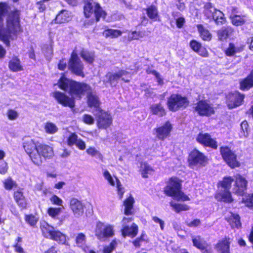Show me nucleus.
<instances>
[{
  "label": "nucleus",
  "instance_id": "f257e3e1",
  "mask_svg": "<svg viewBox=\"0 0 253 253\" xmlns=\"http://www.w3.org/2000/svg\"><path fill=\"white\" fill-rule=\"evenodd\" d=\"M8 11V5L0 3V40L7 46L10 45L9 40H13L16 33L20 31L19 11L10 12L6 19V28L3 27V17Z\"/></svg>",
  "mask_w": 253,
  "mask_h": 253
},
{
  "label": "nucleus",
  "instance_id": "f03ea898",
  "mask_svg": "<svg viewBox=\"0 0 253 253\" xmlns=\"http://www.w3.org/2000/svg\"><path fill=\"white\" fill-rule=\"evenodd\" d=\"M59 87L68 92L73 98H81L83 96L90 90V86L84 83L70 80L62 77L58 81Z\"/></svg>",
  "mask_w": 253,
  "mask_h": 253
},
{
  "label": "nucleus",
  "instance_id": "7ed1b4c3",
  "mask_svg": "<svg viewBox=\"0 0 253 253\" xmlns=\"http://www.w3.org/2000/svg\"><path fill=\"white\" fill-rule=\"evenodd\" d=\"M181 181L177 177H171L164 188L165 193L177 201H188L189 198L181 191Z\"/></svg>",
  "mask_w": 253,
  "mask_h": 253
},
{
  "label": "nucleus",
  "instance_id": "20e7f679",
  "mask_svg": "<svg viewBox=\"0 0 253 253\" xmlns=\"http://www.w3.org/2000/svg\"><path fill=\"white\" fill-rule=\"evenodd\" d=\"M40 228L43 235L51 240H54L59 244H64L66 241V236L58 230H55L53 226L50 225L45 221L40 222Z\"/></svg>",
  "mask_w": 253,
  "mask_h": 253
},
{
  "label": "nucleus",
  "instance_id": "39448f33",
  "mask_svg": "<svg viewBox=\"0 0 253 253\" xmlns=\"http://www.w3.org/2000/svg\"><path fill=\"white\" fill-rule=\"evenodd\" d=\"M203 13L208 19L213 20L217 25H222L226 21L224 13L215 8L211 2L204 5Z\"/></svg>",
  "mask_w": 253,
  "mask_h": 253
},
{
  "label": "nucleus",
  "instance_id": "423d86ee",
  "mask_svg": "<svg viewBox=\"0 0 253 253\" xmlns=\"http://www.w3.org/2000/svg\"><path fill=\"white\" fill-rule=\"evenodd\" d=\"M84 12L86 18H89L94 14L97 21L100 18H105L106 12L103 10L100 4L93 0H86L84 7Z\"/></svg>",
  "mask_w": 253,
  "mask_h": 253
},
{
  "label": "nucleus",
  "instance_id": "0eeeda50",
  "mask_svg": "<svg viewBox=\"0 0 253 253\" xmlns=\"http://www.w3.org/2000/svg\"><path fill=\"white\" fill-rule=\"evenodd\" d=\"M189 104V101L186 97L178 94H172L168 98L167 106L169 109L175 112L181 108H186Z\"/></svg>",
  "mask_w": 253,
  "mask_h": 253
},
{
  "label": "nucleus",
  "instance_id": "6e6552de",
  "mask_svg": "<svg viewBox=\"0 0 253 253\" xmlns=\"http://www.w3.org/2000/svg\"><path fill=\"white\" fill-rule=\"evenodd\" d=\"M37 145L33 139H29L23 143V148L25 152L30 156L32 162L36 165H41L42 163V158L37 153Z\"/></svg>",
  "mask_w": 253,
  "mask_h": 253
},
{
  "label": "nucleus",
  "instance_id": "1a4fd4ad",
  "mask_svg": "<svg viewBox=\"0 0 253 253\" xmlns=\"http://www.w3.org/2000/svg\"><path fill=\"white\" fill-rule=\"evenodd\" d=\"M69 69L77 76L84 77V65L78 57L77 53L73 51L68 63Z\"/></svg>",
  "mask_w": 253,
  "mask_h": 253
},
{
  "label": "nucleus",
  "instance_id": "9d476101",
  "mask_svg": "<svg viewBox=\"0 0 253 253\" xmlns=\"http://www.w3.org/2000/svg\"><path fill=\"white\" fill-rule=\"evenodd\" d=\"M233 179L231 177H225L221 183L223 190L216 195L217 199L219 198L221 200L227 202H231L233 199L230 192V189L231 186Z\"/></svg>",
  "mask_w": 253,
  "mask_h": 253
},
{
  "label": "nucleus",
  "instance_id": "9b49d317",
  "mask_svg": "<svg viewBox=\"0 0 253 253\" xmlns=\"http://www.w3.org/2000/svg\"><path fill=\"white\" fill-rule=\"evenodd\" d=\"M220 152L223 160L230 167L235 168L240 166L236 155L228 147H221Z\"/></svg>",
  "mask_w": 253,
  "mask_h": 253
},
{
  "label": "nucleus",
  "instance_id": "f8f14e48",
  "mask_svg": "<svg viewBox=\"0 0 253 253\" xmlns=\"http://www.w3.org/2000/svg\"><path fill=\"white\" fill-rule=\"evenodd\" d=\"M95 234L99 240H104L105 238L114 235L113 227L111 225L98 222L96 224Z\"/></svg>",
  "mask_w": 253,
  "mask_h": 253
},
{
  "label": "nucleus",
  "instance_id": "ddd939ff",
  "mask_svg": "<svg viewBox=\"0 0 253 253\" xmlns=\"http://www.w3.org/2000/svg\"><path fill=\"white\" fill-rule=\"evenodd\" d=\"M188 162L191 167L196 166H205L208 162V158L204 154L197 149H194L189 155Z\"/></svg>",
  "mask_w": 253,
  "mask_h": 253
},
{
  "label": "nucleus",
  "instance_id": "4468645a",
  "mask_svg": "<svg viewBox=\"0 0 253 253\" xmlns=\"http://www.w3.org/2000/svg\"><path fill=\"white\" fill-rule=\"evenodd\" d=\"M195 111L201 116H210L214 113L212 105L206 100L199 101L195 107Z\"/></svg>",
  "mask_w": 253,
  "mask_h": 253
},
{
  "label": "nucleus",
  "instance_id": "2eb2a0df",
  "mask_svg": "<svg viewBox=\"0 0 253 253\" xmlns=\"http://www.w3.org/2000/svg\"><path fill=\"white\" fill-rule=\"evenodd\" d=\"M53 96L59 104L65 107H69L71 108L75 106L74 99L70 97L63 92L56 91L53 93Z\"/></svg>",
  "mask_w": 253,
  "mask_h": 253
},
{
  "label": "nucleus",
  "instance_id": "dca6fc26",
  "mask_svg": "<svg viewBox=\"0 0 253 253\" xmlns=\"http://www.w3.org/2000/svg\"><path fill=\"white\" fill-rule=\"evenodd\" d=\"M129 75V74L128 72L125 70H121L116 73H108L106 74V78L111 85L116 86L120 78L125 82H128L129 80L126 79L124 77Z\"/></svg>",
  "mask_w": 253,
  "mask_h": 253
},
{
  "label": "nucleus",
  "instance_id": "f3484780",
  "mask_svg": "<svg viewBox=\"0 0 253 253\" xmlns=\"http://www.w3.org/2000/svg\"><path fill=\"white\" fill-rule=\"evenodd\" d=\"M244 98V95L238 92L229 93L227 96L226 104L229 109H232L241 105Z\"/></svg>",
  "mask_w": 253,
  "mask_h": 253
},
{
  "label": "nucleus",
  "instance_id": "a211bd4d",
  "mask_svg": "<svg viewBox=\"0 0 253 253\" xmlns=\"http://www.w3.org/2000/svg\"><path fill=\"white\" fill-rule=\"evenodd\" d=\"M197 141L207 147H209L213 149H217V143L215 140L211 137V136L208 133H200L197 138Z\"/></svg>",
  "mask_w": 253,
  "mask_h": 253
},
{
  "label": "nucleus",
  "instance_id": "6ab92c4d",
  "mask_svg": "<svg viewBox=\"0 0 253 253\" xmlns=\"http://www.w3.org/2000/svg\"><path fill=\"white\" fill-rule=\"evenodd\" d=\"M235 185L233 191L239 195H243L247 187L248 182L246 178L240 174L235 176Z\"/></svg>",
  "mask_w": 253,
  "mask_h": 253
},
{
  "label": "nucleus",
  "instance_id": "aec40b11",
  "mask_svg": "<svg viewBox=\"0 0 253 253\" xmlns=\"http://www.w3.org/2000/svg\"><path fill=\"white\" fill-rule=\"evenodd\" d=\"M37 153L42 158V160L44 159H51L54 156L53 148L49 145L44 144H38Z\"/></svg>",
  "mask_w": 253,
  "mask_h": 253
},
{
  "label": "nucleus",
  "instance_id": "412c9836",
  "mask_svg": "<svg viewBox=\"0 0 253 253\" xmlns=\"http://www.w3.org/2000/svg\"><path fill=\"white\" fill-rule=\"evenodd\" d=\"M70 208L75 217H79L83 215L84 206L77 199L72 198L70 200Z\"/></svg>",
  "mask_w": 253,
  "mask_h": 253
},
{
  "label": "nucleus",
  "instance_id": "4be33fe9",
  "mask_svg": "<svg viewBox=\"0 0 253 253\" xmlns=\"http://www.w3.org/2000/svg\"><path fill=\"white\" fill-rule=\"evenodd\" d=\"M97 119V126L99 128L106 129L112 124V118L110 114L100 111Z\"/></svg>",
  "mask_w": 253,
  "mask_h": 253
},
{
  "label": "nucleus",
  "instance_id": "5701e85b",
  "mask_svg": "<svg viewBox=\"0 0 253 253\" xmlns=\"http://www.w3.org/2000/svg\"><path fill=\"white\" fill-rule=\"evenodd\" d=\"M171 128V124L169 122H166L164 126L156 129L157 136L160 139H165L169 136Z\"/></svg>",
  "mask_w": 253,
  "mask_h": 253
},
{
  "label": "nucleus",
  "instance_id": "b1692460",
  "mask_svg": "<svg viewBox=\"0 0 253 253\" xmlns=\"http://www.w3.org/2000/svg\"><path fill=\"white\" fill-rule=\"evenodd\" d=\"M230 239L224 238L219 241L215 246V249L219 253H230Z\"/></svg>",
  "mask_w": 253,
  "mask_h": 253
},
{
  "label": "nucleus",
  "instance_id": "393cba45",
  "mask_svg": "<svg viewBox=\"0 0 253 253\" xmlns=\"http://www.w3.org/2000/svg\"><path fill=\"white\" fill-rule=\"evenodd\" d=\"M86 93L87 94L88 106L98 108L99 105V101L96 92L95 91H93L90 86V90L88 91H86Z\"/></svg>",
  "mask_w": 253,
  "mask_h": 253
},
{
  "label": "nucleus",
  "instance_id": "a878e982",
  "mask_svg": "<svg viewBox=\"0 0 253 253\" xmlns=\"http://www.w3.org/2000/svg\"><path fill=\"white\" fill-rule=\"evenodd\" d=\"M122 235L124 237L126 236L134 237L138 233V226L135 223H132L130 227L125 226L122 229Z\"/></svg>",
  "mask_w": 253,
  "mask_h": 253
},
{
  "label": "nucleus",
  "instance_id": "bb28decb",
  "mask_svg": "<svg viewBox=\"0 0 253 253\" xmlns=\"http://www.w3.org/2000/svg\"><path fill=\"white\" fill-rule=\"evenodd\" d=\"M71 20V13L67 10H62L56 15L54 20L56 23H63L69 22Z\"/></svg>",
  "mask_w": 253,
  "mask_h": 253
},
{
  "label": "nucleus",
  "instance_id": "cd10ccee",
  "mask_svg": "<svg viewBox=\"0 0 253 253\" xmlns=\"http://www.w3.org/2000/svg\"><path fill=\"white\" fill-rule=\"evenodd\" d=\"M233 32V29L231 27H223L217 32V37L219 40L223 41L226 40Z\"/></svg>",
  "mask_w": 253,
  "mask_h": 253
},
{
  "label": "nucleus",
  "instance_id": "c85d7f7f",
  "mask_svg": "<svg viewBox=\"0 0 253 253\" xmlns=\"http://www.w3.org/2000/svg\"><path fill=\"white\" fill-rule=\"evenodd\" d=\"M190 46L194 51L198 53L200 55L205 57L208 56V52L206 49L203 47L201 44L196 41L192 40L191 41Z\"/></svg>",
  "mask_w": 253,
  "mask_h": 253
},
{
  "label": "nucleus",
  "instance_id": "c756f323",
  "mask_svg": "<svg viewBox=\"0 0 253 253\" xmlns=\"http://www.w3.org/2000/svg\"><path fill=\"white\" fill-rule=\"evenodd\" d=\"M8 67L13 72H18L23 70L21 62L17 57H14L10 60Z\"/></svg>",
  "mask_w": 253,
  "mask_h": 253
},
{
  "label": "nucleus",
  "instance_id": "7c9ffc66",
  "mask_svg": "<svg viewBox=\"0 0 253 253\" xmlns=\"http://www.w3.org/2000/svg\"><path fill=\"white\" fill-rule=\"evenodd\" d=\"M150 110L153 114L160 117H163L166 114L165 108L160 103L152 105L150 107Z\"/></svg>",
  "mask_w": 253,
  "mask_h": 253
},
{
  "label": "nucleus",
  "instance_id": "2f4dec72",
  "mask_svg": "<svg viewBox=\"0 0 253 253\" xmlns=\"http://www.w3.org/2000/svg\"><path fill=\"white\" fill-rule=\"evenodd\" d=\"M80 54L83 59L88 63H92L94 60L95 55L94 52L89 51L83 49Z\"/></svg>",
  "mask_w": 253,
  "mask_h": 253
},
{
  "label": "nucleus",
  "instance_id": "473e14b6",
  "mask_svg": "<svg viewBox=\"0 0 253 253\" xmlns=\"http://www.w3.org/2000/svg\"><path fill=\"white\" fill-rule=\"evenodd\" d=\"M242 89H249L253 86V70L246 79L240 83Z\"/></svg>",
  "mask_w": 253,
  "mask_h": 253
},
{
  "label": "nucleus",
  "instance_id": "72a5a7b5",
  "mask_svg": "<svg viewBox=\"0 0 253 253\" xmlns=\"http://www.w3.org/2000/svg\"><path fill=\"white\" fill-rule=\"evenodd\" d=\"M134 200L131 196L129 197L124 202L125 206V214L126 215H130L132 214V209Z\"/></svg>",
  "mask_w": 253,
  "mask_h": 253
},
{
  "label": "nucleus",
  "instance_id": "f704fd0d",
  "mask_svg": "<svg viewBox=\"0 0 253 253\" xmlns=\"http://www.w3.org/2000/svg\"><path fill=\"white\" fill-rule=\"evenodd\" d=\"M192 242L195 247L201 250L206 249L207 245L204 239L200 236L193 237L192 238Z\"/></svg>",
  "mask_w": 253,
  "mask_h": 253
},
{
  "label": "nucleus",
  "instance_id": "c9c22d12",
  "mask_svg": "<svg viewBox=\"0 0 253 253\" xmlns=\"http://www.w3.org/2000/svg\"><path fill=\"white\" fill-rule=\"evenodd\" d=\"M245 16H240L237 14L230 15V19L231 20L232 23L237 26H241L245 24Z\"/></svg>",
  "mask_w": 253,
  "mask_h": 253
},
{
  "label": "nucleus",
  "instance_id": "e433bc0d",
  "mask_svg": "<svg viewBox=\"0 0 253 253\" xmlns=\"http://www.w3.org/2000/svg\"><path fill=\"white\" fill-rule=\"evenodd\" d=\"M140 170L144 178H147L148 174H151L153 171L152 168L146 163H141Z\"/></svg>",
  "mask_w": 253,
  "mask_h": 253
},
{
  "label": "nucleus",
  "instance_id": "4c0bfd02",
  "mask_svg": "<svg viewBox=\"0 0 253 253\" xmlns=\"http://www.w3.org/2000/svg\"><path fill=\"white\" fill-rule=\"evenodd\" d=\"M198 31L200 36L204 41H210L211 38V35L208 30L205 29L201 25L198 26Z\"/></svg>",
  "mask_w": 253,
  "mask_h": 253
},
{
  "label": "nucleus",
  "instance_id": "58836bf2",
  "mask_svg": "<svg viewBox=\"0 0 253 253\" xmlns=\"http://www.w3.org/2000/svg\"><path fill=\"white\" fill-rule=\"evenodd\" d=\"M242 50V48L237 47L233 43H230L229 44V46L225 50V53L227 56H233L235 53L240 52Z\"/></svg>",
  "mask_w": 253,
  "mask_h": 253
},
{
  "label": "nucleus",
  "instance_id": "ea45409f",
  "mask_svg": "<svg viewBox=\"0 0 253 253\" xmlns=\"http://www.w3.org/2000/svg\"><path fill=\"white\" fill-rule=\"evenodd\" d=\"M44 130L47 133L54 134L58 130L57 126L53 123L46 122L44 126Z\"/></svg>",
  "mask_w": 253,
  "mask_h": 253
},
{
  "label": "nucleus",
  "instance_id": "a19ab883",
  "mask_svg": "<svg viewBox=\"0 0 253 253\" xmlns=\"http://www.w3.org/2000/svg\"><path fill=\"white\" fill-rule=\"evenodd\" d=\"M170 205L177 213L181 211H186L189 210V206L185 204H176L171 202L170 203Z\"/></svg>",
  "mask_w": 253,
  "mask_h": 253
},
{
  "label": "nucleus",
  "instance_id": "79ce46f5",
  "mask_svg": "<svg viewBox=\"0 0 253 253\" xmlns=\"http://www.w3.org/2000/svg\"><path fill=\"white\" fill-rule=\"evenodd\" d=\"M147 13L148 16L152 19L156 20L158 15V11L156 6L151 5L147 8Z\"/></svg>",
  "mask_w": 253,
  "mask_h": 253
},
{
  "label": "nucleus",
  "instance_id": "37998d69",
  "mask_svg": "<svg viewBox=\"0 0 253 253\" xmlns=\"http://www.w3.org/2000/svg\"><path fill=\"white\" fill-rule=\"evenodd\" d=\"M230 223L233 227H240L241 225V223L239 215L237 214L232 213L230 218Z\"/></svg>",
  "mask_w": 253,
  "mask_h": 253
},
{
  "label": "nucleus",
  "instance_id": "c03bdc74",
  "mask_svg": "<svg viewBox=\"0 0 253 253\" xmlns=\"http://www.w3.org/2000/svg\"><path fill=\"white\" fill-rule=\"evenodd\" d=\"M104 34L106 37L115 38L121 36L122 32L118 30L108 29L104 31Z\"/></svg>",
  "mask_w": 253,
  "mask_h": 253
},
{
  "label": "nucleus",
  "instance_id": "a18cd8bd",
  "mask_svg": "<svg viewBox=\"0 0 253 253\" xmlns=\"http://www.w3.org/2000/svg\"><path fill=\"white\" fill-rule=\"evenodd\" d=\"M86 242V237L82 233H79L76 238V243L78 246L84 248Z\"/></svg>",
  "mask_w": 253,
  "mask_h": 253
},
{
  "label": "nucleus",
  "instance_id": "49530a36",
  "mask_svg": "<svg viewBox=\"0 0 253 253\" xmlns=\"http://www.w3.org/2000/svg\"><path fill=\"white\" fill-rule=\"evenodd\" d=\"M86 153L91 156L95 157L100 160L103 158L102 155L100 153L99 151L96 149L94 147H89L86 150Z\"/></svg>",
  "mask_w": 253,
  "mask_h": 253
},
{
  "label": "nucleus",
  "instance_id": "de8ad7c7",
  "mask_svg": "<svg viewBox=\"0 0 253 253\" xmlns=\"http://www.w3.org/2000/svg\"><path fill=\"white\" fill-rule=\"evenodd\" d=\"M118 245V243L116 240H113L109 245L105 246L104 248L103 253H111L114 250H115Z\"/></svg>",
  "mask_w": 253,
  "mask_h": 253
},
{
  "label": "nucleus",
  "instance_id": "09e8293b",
  "mask_svg": "<svg viewBox=\"0 0 253 253\" xmlns=\"http://www.w3.org/2000/svg\"><path fill=\"white\" fill-rule=\"evenodd\" d=\"M25 219L26 222L32 226H34L38 221V218L32 214L26 215Z\"/></svg>",
  "mask_w": 253,
  "mask_h": 253
},
{
  "label": "nucleus",
  "instance_id": "8fccbe9b",
  "mask_svg": "<svg viewBox=\"0 0 253 253\" xmlns=\"http://www.w3.org/2000/svg\"><path fill=\"white\" fill-rule=\"evenodd\" d=\"M61 209L60 208H49L47 210V213L49 216L53 218L55 217L58 215L60 213Z\"/></svg>",
  "mask_w": 253,
  "mask_h": 253
},
{
  "label": "nucleus",
  "instance_id": "3c124183",
  "mask_svg": "<svg viewBox=\"0 0 253 253\" xmlns=\"http://www.w3.org/2000/svg\"><path fill=\"white\" fill-rule=\"evenodd\" d=\"M7 117L10 120H15L19 116V114L17 111L13 109L8 110L6 113Z\"/></svg>",
  "mask_w": 253,
  "mask_h": 253
},
{
  "label": "nucleus",
  "instance_id": "603ef678",
  "mask_svg": "<svg viewBox=\"0 0 253 253\" xmlns=\"http://www.w3.org/2000/svg\"><path fill=\"white\" fill-rule=\"evenodd\" d=\"M241 127L243 131V135L245 137L249 135V125L246 121H243L241 124Z\"/></svg>",
  "mask_w": 253,
  "mask_h": 253
},
{
  "label": "nucleus",
  "instance_id": "864d4df0",
  "mask_svg": "<svg viewBox=\"0 0 253 253\" xmlns=\"http://www.w3.org/2000/svg\"><path fill=\"white\" fill-rule=\"evenodd\" d=\"M115 179L117 181L118 194L120 199H121L123 198L124 193H125V190L124 187L122 186L120 181L116 177H115Z\"/></svg>",
  "mask_w": 253,
  "mask_h": 253
},
{
  "label": "nucleus",
  "instance_id": "5fc2aeb1",
  "mask_svg": "<svg viewBox=\"0 0 253 253\" xmlns=\"http://www.w3.org/2000/svg\"><path fill=\"white\" fill-rule=\"evenodd\" d=\"M103 174L104 178L108 181L110 185L112 186H114L115 185V181L109 171L105 170Z\"/></svg>",
  "mask_w": 253,
  "mask_h": 253
},
{
  "label": "nucleus",
  "instance_id": "6e6d98bb",
  "mask_svg": "<svg viewBox=\"0 0 253 253\" xmlns=\"http://www.w3.org/2000/svg\"><path fill=\"white\" fill-rule=\"evenodd\" d=\"M83 122L87 125H92L94 122V118L90 115L84 114L82 117Z\"/></svg>",
  "mask_w": 253,
  "mask_h": 253
},
{
  "label": "nucleus",
  "instance_id": "4d7b16f0",
  "mask_svg": "<svg viewBox=\"0 0 253 253\" xmlns=\"http://www.w3.org/2000/svg\"><path fill=\"white\" fill-rule=\"evenodd\" d=\"M79 139L77 135L74 133H72L68 138V144L70 146L75 145Z\"/></svg>",
  "mask_w": 253,
  "mask_h": 253
},
{
  "label": "nucleus",
  "instance_id": "13d9d810",
  "mask_svg": "<svg viewBox=\"0 0 253 253\" xmlns=\"http://www.w3.org/2000/svg\"><path fill=\"white\" fill-rule=\"evenodd\" d=\"M50 200L52 204L58 206H61L63 203L62 200L55 195L50 198Z\"/></svg>",
  "mask_w": 253,
  "mask_h": 253
},
{
  "label": "nucleus",
  "instance_id": "bf43d9fd",
  "mask_svg": "<svg viewBox=\"0 0 253 253\" xmlns=\"http://www.w3.org/2000/svg\"><path fill=\"white\" fill-rule=\"evenodd\" d=\"M3 184L6 189L10 190L12 188L14 182L11 178H8L4 180Z\"/></svg>",
  "mask_w": 253,
  "mask_h": 253
},
{
  "label": "nucleus",
  "instance_id": "052dcab7",
  "mask_svg": "<svg viewBox=\"0 0 253 253\" xmlns=\"http://www.w3.org/2000/svg\"><path fill=\"white\" fill-rule=\"evenodd\" d=\"M25 196L23 195V193L22 190L19 189L15 191L14 193V199L16 202L21 200L22 198Z\"/></svg>",
  "mask_w": 253,
  "mask_h": 253
},
{
  "label": "nucleus",
  "instance_id": "680f3d73",
  "mask_svg": "<svg viewBox=\"0 0 253 253\" xmlns=\"http://www.w3.org/2000/svg\"><path fill=\"white\" fill-rule=\"evenodd\" d=\"M43 52L47 58H50L53 53L52 47L51 45L47 46L43 49Z\"/></svg>",
  "mask_w": 253,
  "mask_h": 253
},
{
  "label": "nucleus",
  "instance_id": "e2e57ef3",
  "mask_svg": "<svg viewBox=\"0 0 253 253\" xmlns=\"http://www.w3.org/2000/svg\"><path fill=\"white\" fill-rule=\"evenodd\" d=\"M243 201L246 204V206L248 207L253 206V194L249 195L246 200L243 198Z\"/></svg>",
  "mask_w": 253,
  "mask_h": 253
},
{
  "label": "nucleus",
  "instance_id": "0e129e2a",
  "mask_svg": "<svg viewBox=\"0 0 253 253\" xmlns=\"http://www.w3.org/2000/svg\"><path fill=\"white\" fill-rule=\"evenodd\" d=\"M152 220L156 223L160 224L161 230H163L165 226V222L163 220L159 218L158 217L154 216H152Z\"/></svg>",
  "mask_w": 253,
  "mask_h": 253
},
{
  "label": "nucleus",
  "instance_id": "69168bd1",
  "mask_svg": "<svg viewBox=\"0 0 253 253\" xmlns=\"http://www.w3.org/2000/svg\"><path fill=\"white\" fill-rule=\"evenodd\" d=\"M16 203L22 209H25L27 208V202L25 197L17 201Z\"/></svg>",
  "mask_w": 253,
  "mask_h": 253
},
{
  "label": "nucleus",
  "instance_id": "338daca9",
  "mask_svg": "<svg viewBox=\"0 0 253 253\" xmlns=\"http://www.w3.org/2000/svg\"><path fill=\"white\" fill-rule=\"evenodd\" d=\"M143 36L140 32H137L136 31H133L131 33V35H129V38L131 40H137L140 38H142Z\"/></svg>",
  "mask_w": 253,
  "mask_h": 253
},
{
  "label": "nucleus",
  "instance_id": "774afa93",
  "mask_svg": "<svg viewBox=\"0 0 253 253\" xmlns=\"http://www.w3.org/2000/svg\"><path fill=\"white\" fill-rule=\"evenodd\" d=\"M75 145L81 150H84L85 148V142L80 139L78 140Z\"/></svg>",
  "mask_w": 253,
  "mask_h": 253
}]
</instances>
